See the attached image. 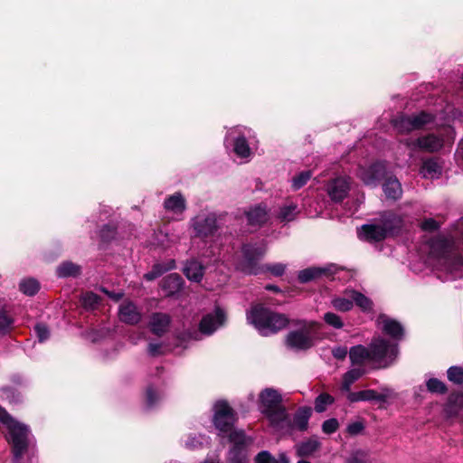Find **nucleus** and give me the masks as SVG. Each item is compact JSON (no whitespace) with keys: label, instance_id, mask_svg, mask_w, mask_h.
Instances as JSON below:
<instances>
[{"label":"nucleus","instance_id":"nucleus-1","mask_svg":"<svg viewBox=\"0 0 463 463\" xmlns=\"http://www.w3.org/2000/svg\"><path fill=\"white\" fill-rule=\"evenodd\" d=\"M246 318L249 324L265 336L280 332L291 322L285 314L275 312L260 303L251 305L246 312Z\"/></svg>","mask_w":463,"mask_h":463},{"label":"nucleus","instance_id":"nucleus-2","mask_svg":"<svg viewBox=\"0 0 463 463\" xmlns=\"http://www.w3.org/2000/svg\"><path fill=\"white\" fill-rule=\"evenodd\" d=\"M291 323L298 329L289 331L285 337V345L294 351H307L316 345V340L322 324L305 319L292 320Z\"/></svg>","mask_w":463,"mask_h":463},{"label":"nucleus","instance_id":"nucleus-3","mask_svg":"<svg viewBox=\"0 0 463 463\" xmlns=\"http://www.w3.org/2000/svg\"><path fill=\"white\" fill-rule=\"evenodd\" d=\"M240 252L236 269L246 275H261L263 265L260 261L266 255L265 245L258 242L242 243Z\"/></svg>","mask_w":463,"mask_h":463},{"label":"nucleus","instance_id":"nucleus-4","mask_svg":"<svg viewBox=\"0 0 463 463\" xmlns=\"http://www.w3.org/2000/svg\"><path fill=\"white\" fill-rule=\"evenodd\" d=\"M369 347L371 361L378 363L380 368H387L393 364L399 354L397 344L381 336L373 337Z\"/></svg>","mask_w":463,"mask_h":463},{"label":"nucleus","instance_id":"nucleus-5","mask_svg":"<svg viewBox=\"0 0 463 463\" xmlns=\"http://www.w3.org/2000/svg\"><path fill=\"white\" fill-rule=\"evenodd\" d=\"M5 427L8 430L6 439L12 447L14 460L18 462L28 449L30 429L27 425L15 419Z\"/></svg>","mask_w":463,"mask_h":463},{"label":"nucleus","instance_id":"nucleus-6","mask_svg":"<svg viewBox=\"0 0 463 463\" xmlns=\"http://www.w3.org/2000/svg\"><path fill=\"white\" fill-rule=\"evenodd\" d=\"M238 413L226 400H219L213 406V424L216 430L227 436L236 429Z\"/></svg>","mask_w":463,"mask_h":463},{"label":"nucleus","instance_id":"nucleus-7","mask_svg":"<svg viewBox=\"0 0 463 463\" xmlns=\"http://www.w3.org/2000/svg\"><path fill=\"white\" fill-rule=\"evenodd\" d=\"M227 438L232 444L228 452L229 463H249L247 448L250 443V439L247 437L245 431L243 430H235Z\"/></svg>","mask_w":463,"mask_h":463},{"label":"nucleus","instance_id":"nucleus-8","mask_svg":"<svg viewBox=\"0 0 463 463\" xmlns=\"http://www.w3.org/2000/svg\"><path fill=\"white\" fill-rule=\"evenodd\" d=\"M388 175L386 167L382 162H374L368 167L362 168L359 176L363 183L371 187L378 186Z\"/></svg>","mask_w":463,"mask_h":463},{"label":"nucleus","instance_id":"nucleus-9","mask_svg":"<svg viewBox=\"0 0 463 463\" xmlns=\"http://www.w3.org/2000/svg\"><path fill=\"white\" fill-rule=\"evenodd\" d=\"M387 237H395L401 234L404 226V220L401 214L393 211H384L378 219Z\"/></svg>","mask_w":463,"mask_h":463},{"label":"nucleus","instance_id":"nucleus-10","mask_svg":"<svg viewBox=\"0 0 463 463\" xmlns=\"http://www.w3.org/2000/svg\"><path fill=\"white\" fill-rule=\"evenodd\" d=\"M193 226L195 236L201 239L213 236L218 231L217 219L213 214L197 217Z\"/></svg>","mask_w":463,"mask_h":463},{"label":"nucleus","instance_id":"nucleus-11","mask_svg":"<svg viewBox=\"0 0 463 463\" xmlns=\"http://www.w3.org/2000/svg\"><path fill=\"white\" fill-rule=\"evenodd\" d=\"M226 315L220 307L216 308L214 315L208 314L201 319L199 323V330L202 334L210 335L217 328L218 326H222L225 322Z\"/></svg>","mask_w":463,"mask_h":463},{"label":"nucleus","instance_id":"nucleus-12","mask_svg":"<svg viewBox=\"0 0 463 463\" xmlns=\"http://www.w3.org/2000/svg\"><path fill=\"white\" fill-rule=\"evenodd\" d=\"M349 183L344 177L333 179L327 184V194L335 203H341L348 195Z\"/></svg>","mask_w":463,"mask_h":463},{"label":"nucleus","instance_id":"nucleus-13","mask_svg":"<svg viewBox=\"0 0 463 463\" xmlns=\"http://www.w3.org/2000/svg\"><path fill=\"white\" fill-rule=\"evenodd\" d=\"M118 318L124 324L136 326L141 321L142 315L132 301H128L119 306Z\"/></svg>","mask_w":463,"mask_h":463},{"label":"nucleus","instance_id":"nucleus-14","mask_svg":"<svg viewBox=\"0 0 463 463\" xmlns=\"http://www.w3.org/2000/svg\"><path fill=\"white\" fill-rule=\"evenodd\" d=\"M463 410V392L459 391L451 392L443 406V412L447 419L456 418Z\"/></svg>","mask_w":463,"mask_h":463},{"label":"nucleus","instance_id":"nucleus-15","mask_svg":"<svg viewBox=\"0 0 463 463\" xmlns=\"http://www.w3.org/2000/svg\"><path fill=\"white\" fill-rule=\"evenodd\" d=\"M247 223L250 226L260 228L269 221V213L265 205L258 204L245 212Z\"/></svg>","mask_w":463,"mask_h":463},{"label":"nucleus","instance_id":"nucleus-16","mask_svg":"<svg viewBox=\"0 0 463 463\" xmlns=\"http://www.w3.org/2000/svg\"><path fill=\"white\" fill-rule=\"evenodd\" d=\"M388 396L383 393H378L375 390L367 389L359 392H350L347 394V400L351 402H386Z\"/></svg>","mask_w":463,"mask_h":463},{"label":"nucleus","instance_id":"nucleus-17","mask_svg":"<svg viewBox=\"0 0 463 463\" xmlns=\"http://www.w3.org/2000/svg\"><path fill=\"white\" fill-rule=\"evenodd\" d=\"M183 272L190 281L200 283L204 276L205 266L193 258L185 261Z\"/></svg>","mask_w":463,"mask_h":463},{"label":"nucleus","instance_id":"nucleus-18","mask_svg":"<svg viewBox=\"0 0 463 463\" xmlns=\"http://www.w3.org/2000/svg\"><path fill=\"white\" fill-rule=\"evenodd\" d=\"M359 236L368 242H380L388 238L379 222L362 225Z\"/></svg>","mask_w":463,"mask_h":463},{"label":"nucleus","instance_id":"nucleus-19","mask_svg":"<svg viewBox=\"0 0 463 463\" xmlns=\"http://www.w3.org/2000/svg\"><path fill=\"white\" fill-rule=\"evenodd\" d=\"M379 319H382V332L384 335L390 336L393 340L402 339L404 335V328L399 321L390 318L384 315L380 316Z\"/></svg>","mask_w":463,"mask_h":463},{"label":"nucleus","instance_id":"nucleus-20","mask_svg":"<svg viewBox=\"0 0 463 463\" xmlns=\"http://www.w3.org/2000/svg\"><path fill=\"white\" fill-rule=\"evenodd\" d=\"M311 416L312 408L309 406H301L295 411L293 420L289 421L288 426L301 432L306 431L308 428V421Z\"/></svg>","mask_w":463,"mask_h":463},{"label":"nucleus","instance_id":"nucleus-21","mask_svg":"<svg viewBox=\"0 0 463 463\" xmlns=\"http://www.w3.org/2000/svg\"><path fill=\"white\" fill-rule=\"evenodd\" d=\"M171 317L165 313H154L149 322V329L156 336H163L169 328Z\"/></svg>","mask_w":463,"mask_h":463},{"label":"nucleus","instance_id":"nucleus-22","mask_svg":"<svg viewBox=\"0 0 463 463\" xmlns=\"http://www.w3.org/2000/svg\"><path fill=\"white\" fill-rule=\"evenodd\" d=\"M184 285V279L178 273H171L161 281V287L166 292L167 297H173L179 293Z\"/></svg>","mask_w":463,"mask_h":463},{"label":"nucleus","instance_id":"nucleus-23","mask_svg":"<svg viewBox=\"0 0 463 463\" xmlns=\"http://www.w3.org/2000/svg\"><path fill=\"white\" fill-rule=\"evenodd\" d=\"M333 275L332 269L330 267L327 268H320V267H310L305 269H302L298 272V279L300 283H307L312 280L317 279L322 277H330Z\"/></svg>","mask_w":463,"mask_h":463},{"label":"nucleus","instance_id":"nucleus-24","mask_svg":"<svg viewBox=\"0 0 463 463\" xmlns=\"http://www.w3.org/2000/svg\"><path fill=\"white\" fill-rule=\"evenodd\" d=\"M260 402L263 407L262 411H268L281 406L282 396L278 391L266 388L260 393Z\"/></svg>","mask_w":463,"mask_h":463},{"label":"nucleus","instance_id":"nucleus-25","mask_svg":"<svg viewBox=\"0 0 463 463\" xmlns=\"http://www.w3.org/2000/svg\"><path fill=\"white\" fill-rule=\"evenodd\" d=\"M320 448L321 442L317 437L312 436L295 446L296 455L299 458H308L313 456Z\"/></svg>","mask_w":463,"mask_h":463},{"label":"nucleus","instance_id":"nucleus-26","mask_svg":"<svg viewBox=\"0 0 463 463\" xmlns=\"http://www.w3.org/2000/svg\"><path fill=\"white\" fill-rule=\"evenodd\" d=\"M383 190L387 199L397 201L402 197V189L399 180L394 175H387L383 183Z\"/></svg>","mask_w":463,"mask_h":463},{"label":"nucleus","instance_id":"nucleus-27","mask_svg":"<svg viewBox=\"0 0 463 463\" xmlns=\"http://www.w3.org/2000/svg\"><path fill=\"white\" fill-rule=\"evenodd\" d=\"M349 359L352 365L363 366L365 361H371L370 347L356 345L349 350Z\"/></svg>","mask_w":463,"mask_h":463},{"label":"nucleus","instance_id":"nucleus-28","mask_svg":"<svg viewBox=\"0 0 463 463\" xmlns=\"http://www.w3.org/2000/svg\"><path fill=\"white\" fill-rule=\"evenodd\" d=\"M175 269V260H169L165 263H155L151 269L145 273L143 278L146 281H153L157 278L161 277L166 271L172 270Z\"/></svg>","mask_w":463,"mask_h":463},{"label":"nucleus","instance_id":"nucleus-29","mask_svg":"<svg viewBox=\"0 0 463 463\" xmlns=\"http://www.w3.org/2000/svg\"><path fill=\"white\" fill-rule=\"evenodd\" d=\"M164 207L175 213H182L186 209V202L181 193H175L165 199Z\"/></svg>","mask_w":463,"mask_h":463},{"label":"nucleus","instance_id":"nucleus-30","mask_svg":"<svg viewBox=\"0 0 463 463\" xmlns=\"http://www.w3.org/2000/svg\"><path fill=\"white\" fill-rule=\"evenodd\" d=\"M14 329V318L7 310L6 306L0 304V335H9Z\"/></svg>","mask_w":463,"mask_h":463},{"label":"nucleus","instance_id":"nucleus-31","mask_svg":"<svg viewBox=\"0 0 463 463\" xmlns=\"http://www.w3.org/2000/svg\"><path fill=\"white\" fill-rule=\"evenodd\" d=\"M431 251L437 258L449 260L450 258L451 246L447 239H437L431 242Z\"/></svg>","mask_w":463,"mask_h":463},{"label":"nucleus","instance_id":"nucleus-32","mask_svg":"<svg viewBox=\"0 0 463 463\" xmlns=\"http://www.w3.org/2000/svg\"><path fill=\"white\" fill-rule=\"evenodd\" d=\"M261 411L268 418L273 427H279L280 424L286 421L288 418L286 408L283 405L275 409Z\"/></svg>","mask_w":463,"mask_h":463},{"label":"nucleus","instance_id":"nucleus-33","mask_svg":"<svg viewBox=\"0 0 463 463\" xmlns=\"http://www.w3.org/2000/svg\"><path fill=\"white\" fill-rule=\"evenodd\" d=\"M416 145L421 149L434 152L442 147L443 141L435 135L430 134L426 137L417 138Z\"/></svg>","mask_w":463,"mask_h":463},{"label":"nucleus","instance_id":"nucleus-34","mask_svg":"<svg viewBox=\"0 0 463 463\" xmlns=\"http://www.w3.org/2000/svg\"><path fill=\"white\" fill-rule=\"evenodd\" d=\"M80 273V266L72 261H63L56 269V274L59 278H77Z\"/></svg>","mask_w":463,"mask_h":463},{"label":"nucleus","instance_id":"nucleus-35","mask_svg":"<svg viewBox=\"0 0 463 463\" xmlns=\"http://www.w3.org/2000/svg\"><path fill=\"white\" fill-rule=\"evenodd\" d=\"M350 298L353 300V305L355 304L363 312H370L373 310V303L364 294L356 290H352Z\"/></svg>","mask_w":463,"mask_h":463},{"label":"nucleus","instance_id":"nucleus-36","mask_svg":"<svg viewBox=\"0 0 463 463\" xmlns=\"http://www.w3.org/2000/svg\"><path fill=\"white\" fill-rule=\"evenodd\" d=\"M233 152L241 158H247L250 156V148L244 136H239L234 139Z\"/></svg>","mask_w":463,"mask_h":463},{"label":"nucleus","instance_id":"nucleus-37","mask_svg":"<svg viewBox=\"0 0 463 463\" xmlns=\"http://www.w3.org/2000/svg\"><path fill=\"white\" fill-rule=\"evenodd\" d=\"M410 117L414 130L422 128L427 124L433 122L435 119V117L432 114L425 111H421L417 115H412Z\"/></svg>","mask_w":463,"mask_h":463},{"label":"nucleus","instance_id":"nucleus-38","mask_svg":"<svg viewBox=\"0 0 463 463\" xmlns=\"http://www.w3.org/2000/svg\"><path fill=\"white\" fill-rule=\"evenodd\" d=\"M19 289L26 296H34L40 290V283L35 279H23L19 284Z\"/></svg>","mask_w":463,"mask_h":463},{"label":"nucleus","instance_id":"nucleus-39","mask_svg":"<svg viewBox=\"0 0 463 463\" xmlns=\"http://www.w3.org/2000/svg\"><path fill=\"white\" fill-rule=\"evenodd\" d=\"M393 127L400 133H409L413 129L410 116L401 115L392 120Z\"/></svg>","mask_w":463,"mask_h":463},{"label":"nucleus","instance_id":"nucleus-40","mask_svg":"<svg viewBox=\"0 0 463 463\" xmlns=\"http://www.w3.org/2000/svg\"><path fill=\"white\" fill-rule=\"evenodd\" d=\"M334 402L335 399L332 395L327 392H322L315 399V411L318 413L324 412L327 406Z\"/></svg>","mask_w":463,"mask_h":463},{"label":"nucleus","instance_id":"nucleus-41","mask_svg":"<svg viewBox=\"0 0 463 463\" xmlns=\"http://www.w3.org/2000/svg\"><path fill=\"white\" fill-rule=\"evenodd\" d=\"M101 298L92 291H87L80 297V302L85 309H95Z\"/></svg>","mask_w":463,"mask_h":463},{"label":"nucleus","instance_id":"nucleus-42","mask_svg":"<svg viewBox=\"0 0 463 463\" xmlns=\"http://www.w3.org/2000/svg\"><path fill=\"white\" fill-rule=\"evenodd\" d=\"M118 231L117 227L113 224H105L102 226L99 232V238L103 243H110L117 237Z\"/></svg>","mask_w":463,"mask_h":463},{"label":"nucleus","instance_id":"nucleus-43","mask_svg":"<svg viewBox=\"0 0 463 463\" xmlns=\"http://www.w3.org/2000/svg\"><path fill=\"white\" fill-rule=\"evenodd\" d=\"M426 388L430 393L445 394L448 392L447 385L438 378H430L426 381Z\"/></svg>","mask_w":463,"mask_h":463},{"label":"nucleus","instance_id":"nucleus-44","mask_svg":"<svg viewBox=\"0 0 463 463\" xmlns=\"http://www.w3.org/2000/svg\"><path fill=\"white\" fill-rule=\"evenodd\" d=\"M312 176V172L310 170L302 171L299 174L296 175L292 178L291 187L294 191H298L303 186H305L308 180H310Z\"/></svg>","mask_w":463,"mask_h":463},{"label":"nucleus","instance_id":"nucleus-45","mask_svg":"<svg viewBox=\"0 0 463 463\" xmlns=\"http://www.w3.org/2000/svg\"><path fill=\"white\" fill-rule=\"evenodd\" d=\"M448 379L455 384L463 383V367L450 366L447 371Z\"/></svg>","mask_w":463,"mask_h":463},{"label":"nucleus","instance_id":"nucleus-46","mask_svg":"<svg viewBox=\"0 0 463 463\" xmlns=\"http://www.w3.org/2000/svg\"><path fill=\"white\" fill-rule=\"evenodd\" d=\"M297 205L290 203L280 208L278 218L280 222L292 221L296 215Z\"/></svg>","mask_w":463,"mask_h":463},{"label":"nucleus","instance_id":"nucleus-47","mask_svg":"<svg viewBox=\"0 0 463 463\" xmlns=\"http://www.w3.org/2000/svg\"><path fill=\"white\" fill-rule=\"evenodd\" d=\"M160 400L158 392L153 385H148L146 389V406L148 409L153 408Z\"/></svg>","mask_w":463,"mask_h":463},{"label":"nucleus","instance_id":"nucleus-48","mask_svg":"<svg viewBox=\"0 0 463 463\" xmlns=\"http://www.w3.org/2000/svg\"><path fill=\"white\" fill-rule=\"evenodd\" d=\"M421 172L424 175H434L440 172V166L438 162L433 158L426 159L422 162Z\"/></svg>","mask_w":463,"mask_h":463},{"label":"nucleus","instance_id":"nucleus-49","mask_svg":"<svg viewBox=\"0 0 463 463\" xmlns=\"http://www.w3.org/2000/svg\"><path fill=\"white\" fill-rule=\"evenodd\" d=\"M262 268V274L269 272L275 277H281L286 270V265L282 263L263 264Z\"/></svg>","mask_w":463,"mask_h":463},{"label":"nucleus","instance_id":"nucleus-50","mask_svg":"<svg viewBox=\"0 0 463 463\" xmlns=\"http://www.w3.org/2000/svg\"><path fill=\"white\" fill-rule=\"evenodd\" d=\"M333 307L341 312H347L353 308V300L345 298H336L332 300Z\"/></svg>","mask_w":463,"mask_h":463},{"label":"nucleus","instance_id":"nucleus-51","mask_svg":"<svg viewBox=\"0 0 463 463\" xmlns=\"http://www.w3.org/2000/svg\"><path fill=\"white\" fill-rule=\"evenodd\" d=\"M324 321L330 326L335 329H340L344 326V323L342 321V318L333 313V312H326L324 314Z\"/></svg>","mask_w":463,"mask_h":463},{"label":"nucleus","instance_id":"nucleus-52","mask_svg":"<svg viewBox=\"0 0 463 463\" xmlns=\"http://www.w3.org/2000/svg\"><path fill=\"white\" fill-rule=\"evenodd\" d=\"M439 227H440L439 222H438L433 218H426L420 224V228L423 232H437L439 229Z\"/></svg>","mask_w":463,"mask_h":463},{"label":"nucleus","instance_id":"nucleus-53","mask_svg":"<svg viewBox=\"0 0 463 463\" xmlns=\"http://www.w3.org/2000/svg\"><path fill=\"white\" fill-rule=\"evenodd\" d=\"M339 429V422L335 418L326 420L322 423V431L325 434L330 435L335 433Z\"/></svg>","mask_w":463,"mask_h":463},{"label":"nucleus","instance_id":"nucleus-54","mask_svg":"<svg viewBox=\"0 0 463 463\" xmlns=\"http://www.w3.org/2000/svg\"><path fill=\"white\" fill-rule=\"evenodd\" d=\"M33 329L39 342L43 343L49 338L50 331L45 324L38 323L35 325Z\"/></svg>","mask_w":463,"mask_h":463},{"label":"nucleus","instance_id":"nucleus-55","mask_svg":"<svg viewBox=\"0 0 463 463\" xmlns=\"http://www.w3.org/2000/svg\"><path fill=\"white\" fill-rule=\"evenodd\" d=\"M366 373V370L363 368L362 366H359L357 368H353L347 371L344 377H345L349 382L354 383L358 379H360L363 375H364Z\"/></svg>","mask_w":463,"mask_h":463},{"label":"nucleus","instance_id":"nucleus-56","mask_svg":"<svg viewBox=\"0 0 463 463\" xmlns=\"http://www.w3.org/2000/svg\"><path fill=\"white\" fill-rule=\"evenodd\" d=\"M364 429V424L362 421H354L347 426L346 430L351 436H355L360 434Z\"/></svg>","mask_w":463,"mask_h":463},{"label":"nucleus","instance_id":"nucleus-57","mask_svg":"<svg viewBox=\"0 0 463 463\" xmlns=\"http://www.w3.org/2000/svg\"><path fill=\"white\" fill-rule=\"evenodd\" d=\"M275 460L271 454L266 450L259 452L255 458L256 463H274Z\"/></svg>","mask_w":463,"mask_h":463},{"label":"nucleus","instance_id":"nucleus-58","mask_svg":"<svg viewBox=\"0 0 463 463\" xmlns=\"http://www.w3.org/2000/svg\"><path fill=\"white\" fill-rule=\"evenodd\" d=\"M445 261L449 262L450 266L455 269L463 267V257L460 254H453L452 252H450L449 260Z\"/></svg>","mask_w":463,"mask_h":463},{"label":"nucleus","instance_id":"nucleus-59","mask_svg":"<svg viewBox=\"0 0 463 463\" xmlns=\"http://www.w3.org/2000/svg\"><path fill=\"white\" fill-rule=\"evenodd\" d=\"M347 354H349V351L345 346H337L332 350V354L336 360H344Z\"/></svg>","mask_w":463,"mask_h":463},{"label":"nucleus","instance_id":"nucleus-60","mask_svg":"<svg viewBox=\"0 0 463 463\" xmlns=\"http://www.w3.org/2000/svg\"><path fill=\"white\" fill-rule=\"evenodd\" d=\"M13 420H14V418L3 406L0 405V422L6 426Z\"/></svg>","mask_w":463,"mask_h":463},{"label":"nucleus","instance_id":"nucleus-61","mask_svg":"<svg viewBox=\"0 0 463 463\" xmlns=\"http://www.w3.org/2000/svg\"><path fill=\"white\" fill-rule=\"evenodd\" d=\"M161 348H162V345L161 344H155V343H150L148 345V353L151 356H158L162 354L161 352Z\"/></svg>","mask_w":463,"mask_h":463},{"label":"nucleus","instance_id":"nucleus-62","mask_svg":"<svg viewBox=\"0 0 463 463\" xmlns=\"http://www.w3.org/2000/svg\"><path fill=\"white\" fill-rule=\"evenodd\" d=\"M100 290L104 294H106L109 298H111V299H113L115 301H118L119 299H121V298L123 296L122 293H115V292L109 291V289H107L104 287H101Z\"/></svg>","mask_w":463,"mask_h":463},{"label":"nucleus","instance_id":"nucleus-63","mask_svg":"<svg viewBox=\"0 0 463 463\" xmlns=\"http://www.w3.org/2000/svg\"><path fill=\"white\" fill-rule=\"evenodd\" d=\"M352 384L353 383L349 382V380L343 376L342 391L347 392L349 393L351 392Z\"/></svg>","mask_w":463,"mask_h":463},{"label":"nucleus","instance_id":"nucleus-64","mask_svg":"<svg viewBox=\"0 0 463 463\" xmlns=\"http://www.w3.org/2000/svg\"><path fill=\"white\" fill-rule=\"evenodd\" d=\"M346 463H366L364 459L356 457V456H354V457H351Z\"/></svg>","mask_w":463,"mask_h":463}]
</instances>
